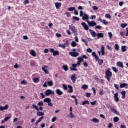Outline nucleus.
Returning a JSON list of instances; mask_svg holds the SVG:
<instances>
[{
	"label": "nucleus",
	"instance_id": "obj_1",
	"mask_svg": "<svg viewBox=\"0 0 128 128\" xmlns=\"http://www.w3.org/2000/svg\"><path fill=\"white\" fill-rule=\"evenodd\" d=\"M80 16L82 17V20H86V22H88V20H90V16H88L86 13L84 12L82 10L80 11Z\"/></svg>",
	"mask_w": 128,
	"mask_h": 128
},
{
	"label": "nucleus",
	"instance_id": "obj_2",
	"mask_svg": "<svg viewBox=\"0 0 128 128\" xmlns=\"http://www.w3.org/2000/svg\"><path fill=\"white\" fill-rule=\"evenodd\" d=\"M68 28L70 30H72V32L74 34H76V32H78V29H76V28L74 26V24H71L70 25H69Z\"/></svg>",
	"mask_w": 128,
	"mask_h": 128
},
{
	"label": "nucleus",
	"instance_id": "obj_3",
	"mask_svg": "<svg viewBox=\"0 0 128 128\" xmlns=\"http://www.w3.org/2000/svg\"><path fill=\"white\" fill-rule=\"evenodd\" d=\"M44 94L46 96H50V94H54V92L50 89H48L44 92Z\"/></svg>",
	"mask_w": 128,
	"mask_h": 128
},
{
	"label": "nucleus",
	"instance_id": "obj_4",
	"mask_svg": "<svg viewBox=\"0 0 128 128\" xmlns=\"http://www.w3.org/2000/svg\"><path fill=\"white\" fill-rule=\"evenodd\" d=\"M50 52L52 54V56H56L60 54V52H58V50H54V49L52 48L50 49Z\"/></svg>",
	"mask_w": 128,
	"mask_h": 128
},
{
	"label": "nucleus",
	"instance_id": "obj_5",
	"mask_svg": "<svg viewBox=\"0 0 128 128\" xmlns=\"http://www.w3.org/2000/svg\"><path fill=\"white\" fill-rule=\"evenodd\" d=\"M48 66L44 65L42 67V70L44 72V74H50V72H48Z\"/></svg>",
	"mask_w": 128,
	"mask_h": 128
},
{
	"label": "nucleus",
	"instance_id": "obj_6",
	"mask_svg": "<svg viewBox=\"0 0 128 128\" xmlns=\"http://www.w3.org/2000/svg\"><path fill=\"white\" fill-rule=\"evenodd\" d=\"M87 24L89 26H96V23L94 21H88Z\"/></svg>",
	"mask_w": 128,
	"mask_h": 128
},
{
	"label": "nucleus",
	"instance_id": "obj_7",
	"mask_svg": "<svg viewBox=\"0 0 128 128\" xmlns=\"http://www.w3.org/2000/svg\"><path fill=\"white\" fill-rule=\"evenodd\" d=\"M69 54L71 56H73L74 58H76V56H78L80 55V53L78 52H70Z\"/></svg>",
	"mask_w": 128,
	"mask_h": 128
},
{
	"label": "nucleus",
	"instance_id": "obj_8",
	"mask_svg": "<svg viewBox=\"0 0 128 128\" xmlns=\"http://www.w3.org/2000/svg\"><path fill=\"white\" fill-rule=\"evenodd\" d=\"M8 105L6 104L5 106H0V112H4V110H6L8 108Z\"/></svg>",
	"mask_w": 128,
	"mask_h": 128
},
{
	"label": "nucleus",
	"instance_id": "obj_9",
	"mask_svg": "<svg viewBox=\"0 0 128 128\" xmlns=\"http://www.w3.org/2000/svg\"><path fill=\"white\" fill-rule=\"evenodd\" d=\"M71 80L73 84H76V75L73 74L70 76Z\"/></svg>",
	"mask_w": 128,
	"mask_h": 128
},
{
	"label": "nucleus",
	"instance_id": "obj_10",
	"mask_svg": "<svg viewBox=\"0 0 128 128\" xmlns=\"http://www.w3.org/2000/svg\"><path fill=\"white\" fill-rule=\"evenodd\" d=\"M30 56H32L36 57L37 56L36 52L34 50H30Z\"/></svg>",
	"mask_w": 128,
	"mask_h": 128
},
{
	"label": "nucleus",
	"instance_id": "obj_11",
	"mask_svg": "<svg viewBox=\"0 0 128 128\" xmlns=\"http://www.w3.org/2000/svg\"><path fill=\"white\" fill-rule=\"evenodd\" d=\"M56 93L58 96H62L64 94V91L60 90V89H56Z\"/></svg>",
	"mask_w": 128,
	"mask_h": 128
},
{
	"label": "nucleus",
	"instance_id": "obj_12",
	"mask_svg": "<svg viewBox=\"0 0 128 128\" xmlns=\"http://www.w3.org/2000/svg\"><path fill=\"white\" fill-rule=\"evenodd\" d=\"M114 101L116 102H118V101L120 100V98H118V92H116L114 94Z\"/></svg>",
	"mask_w": 128,
	"mask_h": 128
},
{
	"label": "nucleus",
	"instance_id": "obj_13",
	"mask_svg": "<svg viewBox=\"0 0 128 128\" xmlns=\"http://www.w3.org/2000/svg\"><path fill=\"white\" fill-rule=\"evenodd\" d=\"M81 24L82 26H83L84 30H88V24H86V22H82L81 23Z\"/></svg>",
	"mask_w": 128,
	"mask_h": 128
},
{
	"label": "nucleus",
	"instance_id": "obj_14",
	"mask_svg": "<svg viewBox=\"0 0 128 128\" xmlns=\"http://www.w3.org/2000/svg\"><path fill=\"white\" fill-rule=\"evenodd\" d=\"M68 92L69 94H72V92H74V88L72 85H68Z\"/></svg>",
	"mask_w": 128,
	"mask_h": 128
},
{
	"label": "nucleus",
	"instance_id": "obj_15",
	"mask_svg": "<svg viewBox=\"0 0 128 128\" xmlns=\"http://www.w3.org/2000/svg\"><path fill=\"white\" fill-rule=\"evenodd\" d=\"M54 4L56 10H60V7L62 6L61 2H55Z\"/></svg>",
	"mask_w": 128,
	"mask_h": 128
},
{
	"label": "nucleus",
	"instance_id": "obj_16",
	"mask_svg": "<svg viewBox=\"0 0 128 128\" xmlns=\"http://www.w3.org/2000/svg\"><path fill=\"white\" fill-rule=\"evenodd\" d=\"M106 76H112V72L110 70V69H108L106 72Z\"/></svg>",
	"mask_w": 128,
	"mask_h": 128
},
{
	"label": "nucleus",
	"instance_id": "obj_17",
	"mask_svg": "<svg viewBox=\"0 0 128 128\" xmlns=\"http://www.w3.org/2000/svg\"><path fill=\"white\" fill-rule=\"evenodd\" d=\"M89 32L93 38H96V36L98 34H96V32L90 29Z\"/></svg>",
	"mask_w": 128,
	"mask_h": 128
},
{
	"label": "nucleus",
	"instance_id": "obj_18",
	"mask_svg": "<svg viewBox=\"0 0 128 128\" xmlns=\"http://www.w3.org/2000/svg\"><path fill=\"white\" fill-rule=\"evenodd\" d=\"M116 66H118V68H124V64L122 62H118L116 63Z\"/></svg>",
	"mask_w": 128,
	"mask_h": 128
},
{
	"label": "nucleus",
	"instance_id": "obj_19",
	"mask_svg": "<svg viewBox=\"0 0 128 128\" xmlns=\"http://www.w3.org/2000/svg\"><path fill=\"white\" fill-rule=\"evenodd\" d=\"M31 108H34L37 112H38L40 110L38 109V107L34 104H32V106L30 107Z\"/></svg>",
	"mask_w": 128,
	"mask_h": 128
},
{
	"label": "nucleus",
	"instance_id": "obj_20",
	"mask_svg": "<svg viewBox=\"0 0 128 128\" xmlns=\"http://www.w3.org/2000/svg\"><path fill=\"white\" fill-rule=\"evenodd\" d=\"M96 62H98V64H100V66H102V64H104V60L100 59V58L98 57V60H96Z\"/></svg>",
	"mask_w": 128,
	"mask_h": 128
},
{
	"label": "nucleus",
	"instance_id": "obj_21",
	"mask_svg": "<svg viewBox=\"0 0 128 128\" xmlns=\"http://www.w3.org/2000/svg\"><path fill=\"white\" fill-rule=\"evenodd\" d=\"M37 116H44V113L42 112L37 111Z\"/></svg>",
	"mask_w": 128,
	"mask_h": 128
},
{
	"label": "nucleus",
	"instance_id": "obj_22",
	"mask_svg": "<svg viewBox=\"0 0 128 128\" xmlns=\"http://www.w3.org/2000/svg\"><path fill=\"white\" fill-rule=\"evenodd\" d=\"M69 118H76V116L74 113H72V112H70Z\"/></svg>",
	"mask_w": 128,
	"mask_h": 128
},
{
	"label": "nucleus",
	"instance_id": "obj_23",
	"mask_svg": "<svg viewBox=\"0 0 128 128\" xmlns=\"http://www.w3.org/2000/svg\"><path fill=\"white\" fill-rule=\"evenodd\" d=\"M100 50L102 56H104V45L102 46Z\"/></svg>",
	"mask_w": 128,
	"mask_h": 128
},
{
	"label": "nucleus",
	"instance_id": "obj_24",
	"mask_svg": "<svg viewBox=\"0 0 128 128\" xmlns=\"http://www.w3.org/2000/svg\"><path fill=\"white\" fill-rule=\"evenodd\" d=\"M91 120L92 122H95L96 124L100 122V120L96 118H93Z\"/></svg>",
	"mask_w": 128,
	"mask_h": 128
},
{
	"label": "nucleus",
	"instance_id": "obj_25",
	"mask_svg": "<svg viewBox=\"0 0 128 128\" xmlns=\"http://www.w3.org/2000/svg\"><path fill=\"white\" fill-rule=\"evenodd\" d=\"M92 54L96 60H98V56L96 55V52H92Z\"/></svg>",
	"mask_w": 128,
	"mask_h": 128
},
{
	"label": "nucleus",
	"instance_id": "obj_26",
	"mask_svg": "<svg viewBox=\"0 0 128 128\" xmlns=\"http://www.w3.org/2000/svg\"><path fill=\"white\" fill-rule=\"evenodd\" d=\"M121 51L122 52H125L126 51V46H121Z\"/></svg>",
	"mask_w": 128,
	"mask_h": 128
},
{
	"label": "nucleus",
	"instance_id": "obj_27",
	"mask_svg": "<svg viewBox=\"0 0 128 128\" xmlns=\"http://www.w3.org/2000/svg\"><path fill=\"white\" fill-rule=\"evenodd\" d=\"M44 120V116H41L40 118H39L38 120L36 122V124H40L42 120Z\"/></svg>",
	"mask_w": 128,
	"mask_h": 128
},
{
	"label": "nucleus",
	"instance_id": "obj_28",
	"mask_svg": "<svg viewBox=\"0 0 128 128\" xmlns=\"http://www.w3.org/2000/svg\"><path fill=\"white\" fill-rule=\"evenodd\" d=\"M62 68L65 72H68V66L66 65H64L62 66Z\"/></svg>",
	"mask_w": 128,
	"mask_h": 128
},
{
	"label": "nucleus",
	"instance_id": "obj_29",
	"mask_svg": "<svg viewBox=\"0 0 128 128\" xmlns=\"http://www.w3.org/2000/svg\"><path fill=\"white\" fill-rule=\"evenodd\" d=\"M44 102H48V104L50 102H52V99L50 98H46L44 100Z\"/></svg>",
	"mask_w": 128,
	"mask_h": 128
},
{
	"label": "nucleus",
	"instance_id": "obj_30",
	"mask_svg": "<svg viewBox=\"0 0 128 128\" xmlns=\"http://www.w3.org/2000/svg\"><path fill=\"white\" fill-rule=\"evenodd\" d=\"M32 80L35 84H38L40 82V78H34Z\"/></svg>",
	"mask_w": 128,
	"mask_h": 128
},
{
	"label": "nucleus",
	"instance_id": "obj_31",
	"mask_svg": "<svg viewBox=\"0 0 128 128\" xmlns=\"http://www.w3.org/2000/svg\"><path fill=\"white\" fill-rule=\"evenodd\" d=\"M47 84H48L49 86H54V82L52 80L48 81L47 82Z\"/></svg>",
	"mask_w": 128,
	"mask_h": 128
},
{
	"label": "nucleus",
	"instance_id": "obj_32",
	"mask_svg": "<svg viewBox=\"0 0 128 128\" xmlns=\"http://www.w3.org/2000/svg\"><path fill=\"white\" fill-rule=\"evenodd\" d=\"M124 86H128V84L126 83H122L120 84V88H123Z\"/></svg>",
	"mask_w": 128,
	"mask_h": 128
},
{
	"label": "nucleus",
	"instance_id": "obj_33",
	"mask_svg": "<svg viewBox=\"0 0 128 128\" xmlns=\"http://www.w3.org/2000/svg\"><path fill=\"white\" fill-rule=\"evenodd\" d=\"M71 98H74V100H75V102H76V105L78 106V98H76V96H71Z\"/></svg>",
	"mask_w": 128,
	"mask_h": 128
},
{
	"label": "nucleus",
	"instance_id": "obj_34",
	"mask_svg": "<svg viewBox=\"0 0 128 128\" xmlns=\"http://www.w3.org/2000/svg\"><path fill=\"white\" fill-rule=\"evenodd\" d=\"M20 84H22L23 86H26V84H28V81L26 80H22L20 82Z\"/></svg>",
	"mask_w": 128,
	"mask_h": 128
},
{
	"label": "nucleus",
	"instance_id": "obj_35",
	"mask_svg": "<svg viewBox=\"0 0 128 128\" xmlns=\"http://www.w3.org/2000/svg\"><path fill=\"white\" fill-rule=\"evenodd\" d=\"M96 36H98V38H104V34L98 33L97 34Z\"/></svg>",
	"mask_w": 128,
	"mask_h": 128
},
{
	"label": "nucleus",
	"instance_id": "obj_36",
	"mask_svg": "<svg viewBox=\"0 0 128 128\" xmlns=\"http://www.w3.org/2000/svg\"><path fill=\"white\" fill-rule=\"evenodd\" d=\"M71 46H72V48H75V46H76L78 44H76V42L75 41H72L71 43Z\"/></svg>",
	"mask_w": 128,
	"mask_h": 128
},
{
	"label": "nucleus",
	"instance_id": "obj_37",
	"mask_svg": "<svg viewBox=\"0 0 128 128\" xmlns=\"http://www.w3.org/2000/svg\"><path fill=\"white\" fill-rule=\"evenodd\" d=\"M58 46H59V48H62L64 50V48H66V44H58Z\"/></svg>",
	"mask_w": 128,
	"mask_h": 128
},
{
	"label": "nucleus",
	"instance_id": "obj_38",
	"mask_svg": "<svg viewBox=\"0 0 128 128\" xmlns=\"http://www.w3.org/2000/svg\"><path fill=\"white\" fill-rule=\"evenodd\" d=\"M126 26H128V24L126 23L120 24V28H124Z\"/></svg>",
	"mask_w": 128,
	"mask_h": 128
},
{
	"label": "nucleus",
	"instance_id": "obj_39",
	"mask_svg": "<svg viewBox=\"0 0 128 128\" xmlns=\"http://www.w3.org/2000/svg\"><path fill=\"white\" fill-rule=\"evenodd\" d=\"M88 88V86L87 84H83L82 86V88L84 90H86V88Z\"/></svg>",
	"mask_w": 128,
	"mask_h": 128
},
{
	"label": "nucleus",
	"instance_id": "obj_40",
	"mask_svg": "<svg viewBox=\"0 0 128 128\" xmlns=\"http://www.w3.org/2000/svg\"><path fill=\"white\" fill-rule=\"evenodd\" d=\"M114 48L116 50H120V46H118V44H115Z\"/></svg>",
	"mask_w": 128,
	"mask_h": 128
},
{
	"label": "nucleus",
	"instance_id": "obj_41",
	"mask_svg": "<svg viewBox=\"0 0 128 128\" xmlns=\"http://www.w3.org/2000/svg\"><path fill=\"white\" fill-rule=\"evenodd\" d=\"M82 106H84V104H90V102H88V100H84L82 102Z\"/></svg>",
	"mask_w": 128,
	"mask_h": 128
},
{
	"label": "nucleus",
	"instance_id": "obj_42",
	"mask_svg": "<svg viewBox=\"0 0 128 128\" xmlns=\"http://www.w3.org/2000/svg\"><path fill=\"white\" fill-rule=\"evenodd\" d=\"M76 10V8L74 7H70L68 8V10L69 12H72L73 10Z\"/></svg>",
	"mask_w": 128,
	"mask_h": 128
},
{
	"label": "nucleus",
	"instance_id": "obj_43",
	"mask_svg": "<svg viewBox=\"0 0 128 128\" xmlns=\"http://www.w3.org/2000/svg\"><path fill=\"white\" fill-rule=\"evenodd\" d=\"M38 106H44V102L42 101L39 102L38 103Z\"/></svg>",
	"mask_w": 128,
	"mask_h": 128
},
{
	"label": "nucleus",
	"instance_id": "obj_44",
	"mask_svg": "<svg viewBox=\"0 0 128 128\" xmlns=\"http://www.w3.org/2000/svg\"><path fill=\"white\" fill-rule=\"evenodd\" d=\"M112 70L113 72H114L116 74V72H118V68H116V67H114V66L112 67Z\"/></svg>",
	"mask_w": 128,
	"mask_h": 128
},
{
	"label": "nucleus",
	"instance_id": "obj_45",
	"mask_svg": "<svg viewBox=\"0 0 128 128\" xmlns=\"http://www.w3.org/2000/svg\"><path fill=\"white\" fill-rule=\"evenodd\" d=\"M105 18H112V16L108 14H105Z\"/></svg>",
	"mask_w": 128,
	"mask_h": 128
},
{
	"label": "nucleus",
	"instance_id": "obj_46",
	"mask_svg": "<svg viewBox=\"0 0 128 128\" xmlns=\"http://www.w3.org/2000/svg\"><path fill=\"white\" fill-rule=\"evenodd\" d=\"M62 88L63 90H68V86H66L65 84H62Z\"/></svg>",
	"mask_w": 128,
	"mask_h": 128
},
{
	"label": "nucleus",
	"instance_id": "obj_47",
	"mask_svg": "<svg viewBox=\"0 0 128 128\" xmlns=\"http://www.w3.org/2000/svg\"><path fill=\"white\" fill-rule=\"evenodd\" d=\"M114 87L118 90H120V86L118 84H114Z\"/></svg>",
	"mask_w": 128,
	"mask_h": 128
},
{
	"label": "nucleus",
	"instance_id": "obj_48",
	"mask_svg": "<svg viewBox=\"0 0 128 128\" xmlns=\"http://www.w3.org/2000/svg\"><path fill=\"white\" fill-rule=\"evenodd\" d=\"M78 60L80 62H84V58H82V57H78Z\"/></svg>",
	"mask_w": 128,
	"mask_h": 128
},
{
	"label": "nucleus",
	"instance_id": "obj_49",
	"mask_svg": "<svg viewBox=\"0 0 128 128\" xmlns=\"http://www.w3.org/2000/svg\"><path fill=\"white\" fill-rule=\"evenodd\" d=\"M102 23L103 24H104L105 26H108V22H106V20H103Z\"/></svg>",
	"mask_w": 128,
	"mask_h": 128
},
{
	"label": "nucleus",
	"instance_id": "obj_50",
	"mask_svg": "<svg viewBox=\"0 0 128 128\" xmlns=\"http://www.w3.org/2000/svg\"><path fill=\"white\" fill-rule=\"evenodd\" d=\"M99 94H100V96H104V90L100 89V92H99Z\"/></svg>",
	"mask_w": 128,
	"mask_h": 128
},
{
	"label": "nucleus",
	"instance_id": "obj_51",
	"mask_svg": "<svg viewBox=\"0 0 128 128\" xmlns=\"http://www.w3.org/2000/svg\"><path fill=\"white\" fill-rule=\"evenodd\" d=\"M56 116H54L52 118V120H51V122H56Z\"/></svg>",
	"mask_w": 128,
	"mask_h": 128
},
{
	"label": "nucleus",
	"instance_id": "obj_52",
	"mask_svg": "<svg viewBox=\"0 0 128 128\" xmlns=\"http://www.w3.org/2000/svg\"><path fill=\"white\" fill-rule=\"evenodd\" d=\"M65 14H66L67 18H70V12H65Z\"/></svg>",
	"mask_w": 128,
	"mask_h": 128
},
{
	"label": "nucleus",
	"instance_id": "obj_53",
	"mask_svg": "<svg viewBox=\"0 0 128 128\" xmlns=\"http://www.w3.org/2000/svg\"><path fill=\"white\" fill-rule=\"evenodd\" d=\"M66 32L68 36H70V34H72V32L69 30H66Z\"/></svg>",
	"mask_w": 128,
	"mask_h": 128
},
{
	"label": "nucleus",
	"instance_id": "obj_54",
	"mask_svg": "<svg viewBox=\"0 0 128 128\" xmlns=\"http://www.w3.org/2000/svg\"><path fill=\"white\" fill-rule=\"evenodd\" d=\"M16 122H18V118H14L13 120V122H14V124H16Z\"/></svg>",
	"mask_w": 128,
	"mask_h": 128
},
{
	"label": "nucleus",
	"instance_id": "obj_55",
	"mask_svg": "<svg viewBox=\"0 0 128 128\" xmlns=\"http://www.w3.org/2000/svg\"><path fill=\"white\" fill-rule=\"evenodd\" d=\"M114 122H118V117H114Z\"/></svg>",
	"mask_w": 128,
	"mask_h": 128
},
{
	"label": "nucleus",
	"instance_id": "obj_56",
	"mask_svg": "<svg viewBox=\"0 0 128 128\" xmlns=\"http://www.w3.org/2000/svg\"><path fill=\"white\" fill-rule=\"evenodd\" d=\"M86 98H90V96H92V94H90V92H87L86 94Z\"/></svg>",
	"mask_w": 128,
	"mask_h": 128
},
{
	"label": "nucleus",
	"instance_id": "obj_57",
	"mask_svg": "<svg viewBox=\"0 0 128 128\" xmlns=\"http://www.w3.org/2000/svg\"><path fill=\"white\" fill-rule=\"evenodd\" d=\"M72 18H74V20H78V21L80 20V18L76 16H73Z\"/></svg>",
	"mask_w": 128,
	"mask_h": 128
},
{
	"label": "nucleus",
	"instance_id": "obj_58",
	"mask_svg": "<svg viewBox=\"0 0 128 128\" xmlns=\"http://www.w3.org/2000/svg\"><path fill=\"white\" fill-rule=\"evenodd\" d=\"M20 68V66H18V63H16V64L14 65V68Z\"/></svg>",
	"mask_w": 128,
	"mask_h": 128
},
{
	"label": "nucleus",
	"instance_id": "obj_59",
	"mask_svg": "<svg viewBox=\"0 0 128 128\" xmlns=\"http://www.w3.org/2000/svg\"><path fill=\"white\" fill-rule=\"evenodd\" d=\"M83 65H84V66H85L86 68H88V64L86 62H83Z\"/></svg>",
	"mask_w": 128,
	"mask_h": 128
},
{
	"label": "nucleus",
	"instance_id": "obj_60",
	"mask_svg": "<svg viewBox=\"0 0 128 128\" xmlns=\"http://www.w3.org/2000/svg\"><path fill=\"white\" fill-rule=\"evenodd\" d=\"M10 117L6 116L4 118V122H8V120H10Z\"/></svg>",
	"mask_w": 128,
	"mask_h": 128
},
{
	"label": "nucleus",
	"instance_id": "obj_61",
	"mask_svg": "<svg viewBox=\"0 0 128 128\" xmlns=\"http://www.w3.org/2000/svg\"><path fill=\"white\" fill-rule=\"evenodd\" d=\"M108 34L109 38H112V32H108Z\"/></svg>",
	"mask_w": 128,
	"mask_h": 128
},
{
	"label": "nucleus",
	"instance_id": "obj_62",
	"mask_svg": "<svg viewBox=\"0 0 128 128\" xmlns=\"http://www.w3.org/2000/svg\"><path fill=\"white\" fill-rule=\"evenodd\" d=\"M56 36L57 37V38H60V36H62V34H60V33H56Z\"/></svg>",
	"mask_w": 128,
	"mask_h": 128
},
{
	"label": "nucleus",
	"instance_id": "obj_63",
	"mask_svg": "<svg viewBox=\"0 0 128 128\" xmlns=\"http://www.w3.org/2000/svg\"><path fill=\"white\" fill-rule=\"evenodd\" d=\"M96 15H92L90 17V20H96Z\"/></svg>",
	"mask_w": 128,
	"mask_h": 128
},
{
	"label": "nucleus",
	"instance_id": "obj_64",
	"mask_svg": "<svg viewBox=\"0 0 128 128\" xmlns=\"http://www.w3.org/2000/svg\"><path fill=\"white\" fill-rule=\"evenodd\" d=\"M24 4H30V1H28V0H25Z\"/></svg>",
	"mask_w": 128,
	"mask_h": 128
}]
</instances>
